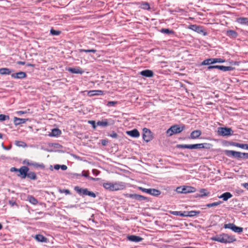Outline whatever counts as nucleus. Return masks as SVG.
<instances>
[{
  "label": "nucleus",
  "mask_w": 248,
  "mask_h": 248,
  "mask_svg": "<svg viewBox=\"0 0 248 248\" xmlns=\"http://www.w3.org/2000/svg\"><path fill=\"white\" fill-rule=\"evenodd\" d=\"M60 167H61V165H58V164L55 165H54V169H55V170H59V169H60Z\"/></svg>",
  "instance_id": "e2e57ef3"
},
{
  "label": "nucleus",
  "mask_w": 248,
  "mask_h": 248,
  "mask_svg": "<svg viewBox=\"0 0 248 248\" xmlns=\"http://www.w3.org/2000/svg\"><path fill=\"white\" fill-rule=\"evenodd\" d=\"M140 75L145 77L151 78L154 76V73L152 70L147 69L141 71Z\"/></svg>",
  "instance_id": "dca6fc26"
},
{
  "label": "nucleus",
  "mask_w": 248,
  "mask_h": 248,
  "mask_svg": "<svg viewBox=\"0 0 248 248\" xmlns=\"http://www.w3.org/2000/svg\"><path fill=\"white\" fill-rule=\"evenodd\" d=\"M178 147L181 148L190 149V144H180L178 145Z\"/></svg>",
  "instance_id": "37998d69"
},
{
  "label": "nucleus",
  "mask_w": 248,
  "mask_h": 248,
  "mask_svg": "<svg viewBox=\"0 0 248 248\" xmlns=\"http://www.w3.org/2000/svg\"><path fill=\"white\" fill-rule=\"evenodd\" d=\"M28 199L30 202L33 205H36L38 202L37 199L32 196H29Z\"/></svg>",
  "instance_id": "7c9ffc66"
},
{
  "label": "nucleus",
  "mask_w": 248,
  "mask_h": 248,
  "mask_svg": "<svg viewBox=\"0 0 248 248\" xmlns=\"http://www.w3.org/2000/svg\"><path fill=\"white\" fill-rule=\"evenodd\" d=\"M210 64H211L210 58L204 60L201 63V65H208Z\"/></svg>",
  "instance_id": "4c0bfd02"
},
{
  "label": "nucleus",
  "mask_w": 248,
  "mask_h": 248,
  "mask_svg": "<svg viewBox=\"0 0 248 248\" xmlns=\"http://www.w3.org/2000/svg\"><path fill=\"white\" fill-rule=\"evenodd\" d=\"M10 171L11 172H17V171H18V169L15 167H12L10 169Z\"/></svg>",
  "instance_id": "bf43d9fd"
},
{
  "label": "nucleus",
  "mask_w": 248,
  "mask_h": 248,
  "mask_svg": "<svg viewBox=\"0 0 248 248\" xmlns=\"http://www.w3.org/2000/svg\"><path fill=\"white\" fill-rule=\"evenodd\" d=\"M210 148V144L207 143L190 144V149H208Z\"/></svg>",
  "instance_id": "9b49d317"
},
{
  "label": "nucleus",
  "mask_w": 248,
  "mask_h": 248,
  "mask_svg": "<svg viewBox=\"0 0 248 248\" xmlns=\"http://www.w3.org/2000/svg\"><path fill=\"white\" fill-rule=\"evenodd\" d=\"M104 187L110 191H117L123 190L125 188L124 183L118 182L115 183H105L103 184Z\"/></svg>",
  "instance_id": "f257e3e1"
},
{
  "label": "nucleus",
  "mask_w": 248,
  "mask_h": 248,
  "mask_svg": "<svg viewBox=\"0 0 248 248\" xmlns=\"http://www.w3.org/2000/svg\"><path fill=\"white\" fill-rule=\"evenodd\" d=\"M88 94L90 96L100 95L103 94V91L101 90H93L88 92Z\"/></svg>",
  "instance_id": "393cba45"
},
{
  "label": "nucleus",
  "mask_w": 248,
  "mask_h": 248,
  "mask_svg": "<svg viewBox=\"0 0 248 248\" xmlns=\"http://www.w3.org/2000/svg\"><path fill=\"white\" fill-rule=\"evenodd\" d=\"M172 215L174 216H180L183 217H193L200 214V211H170Z\"/></svg>",
  "instance_id": "20e7f679"
},
{
  "label": "nucleus",
  "mask_w": 248,
  "mask_h": 248,
  "mask_svg": "<svg viewBox=\"0 0 248 248\" xmlns=\"http://www.w3.org/2000/svg\"><path fill=\"white\" fill-rule=\"evenodd\" d=\"M232 195L229 192H226L223 193L220 196L218 197L219 198L222 199L223 201H226L229 199L232 198Z\"/></svg>",
  "instance_id": "5701e85b"
},
{
  "label": "nucleus",
  "mask_w": 248,
  "mask_h": 248,
  "mask_svg": "<svg viewBox=\"0 0 248 248\" xmlns=\"http://www.w3.org/2000/svg\"><path fill=\"white\" fill-rule=\"evenodd\" d=\"M26 177L30 178L31 180H36L37 179V176L36 173L34 172L30 171L27 173Z\"/></svg>",
  "instance_id": "c85d7f7f"
},
{
  "label": "nucleus",
  "mask_w": 248,
  "mask_h": 248,
  "mask_svg": "<svg viewBox=\"0 0 248 248\" xmlns=\"http://www.w3.org/2000/svg\"><path fill=\"white\" fill-rule=\"evenodd\" d=\"M32 161H30L29 159H25L23 161L24 164H26L28 166H31Z\"/></svg>",
  "instance_id": "8fccbe9b"
},
{
  "label": "nucleus",
  "mask_w": 248,
  "mask_h": 248,
  "mask_svg": "<svg viewBox=\"0 0 248 248\" xmlns=\"http://www.w3.org/2000/svg\"><path fill=\"white\" fill-rule=\"evenodd\" d=\"M13 70L8 68H0V74L1 75H10Z\"/></svg>",
  "instance_id": "cd10ccee"
},
{
  "label": "nucleus",
  "mask_w": 248,
  "mask_h": 248,
  "mask_svg": "<svg viewBox=\"0 0 248 248\" xmlns=\"http://www.w3.org/2000/svg\"><path fill=\"white\" fill-rule=\"evenodd\" d=\"M18 115H22L27 113V111H18L16 112Z\"/></svg>",
  "instance_id": "13d9d810"
},
{
  "label": "nucleus",
  "mask_w": 248,
  "mask_h": 248,
  "mask_svg": "<svg viewBox=\"0 0 248 248\" xmlns=\"http://www.w3.org/2000/svg\"><path fill=\"white\" fill-rule=\"evenodd\" d=\"M230 145L242 149L248 150V144H241L237 142H232L230 144Z\"/></svg>",
  "instance_id": "4be33fe9"
},
{
  "label": "nucleus",
  "mask_w": 248,
  "mask_h": 248,
  "mask_svg": "<svg viewBox=\"0 0 248 248\" xmlns=\"http://www.w3.org/2000/svg\"><path fill=\"white\" fill-rule=\"evenodd\" d=\"M135 194H127L126 195V196L128 198H131L133 199H134L135 198Z\"/></svg>",
  "instance_id": "864d4df0"
},
{
  "label": "nucleus",
  "mask_w": 248,
  "mask_h": 248,
  "mask_svg": "<svg viewBox=\"0 0 248 248\" xmlns=\"http://www.w3.org/2000/svg\"><path fill=\"white\" fill-rule=\"evenodd\" d=\"M142 6H143V8L144 9L148 10L150 8V5H149V3L147 2H144L142 4Z\"/></svg>",
  "instance_id": "09e8293b"
},
{
  "label": "nucleus",
  "mask_w": 248,
  "mask_h": 248,
  "mask_svg": "<svg viewBox=\"0 0 248 248\" xmlns=\"http://www.w3.org/2000/svg\"><path fill=\"white\" fill-rule=\"evenodd\" d=\"M93 173L95 175H97L99 173V171L97 170L93 169Z\"/></svg>",
  "instance_id": "680f3d73"
},
{
  "label": "nucleus",
  "mask_w": 248,
  "mask_h": 248,
  "mask_svg": "<svg viewBox=\"0 0 248 248\" xmlns=\"http://www.w3.org/2000/svg\"><path fill=\"white\" fill-rule=\"evenodd\" d=\"M60 168L63 170H67V167L65 165H61Z\"/></svg>",
  "instance_id": "052dcab7"
},
{
  "label": "nucleus",
  "mask_w": 248,
  "mask_h": 248,
  "mask_svg": "<svg viewBox=\"0 0 248 248\" xmlns=\"http://www.w3.org/2000/svg\"><path fill=\"white\" fill-rule=\"evenodd\" d=\"M211 64L217 63V58H210Z\"/></svg>",
  "instance_id": "4d7b16f0"
},
{
  "label": "nucleus",
  "mask_w": 248,
  "mask_h": 248,
  "mask_svg": "<svg viewBox=\"0 0 248 248\" xmlns=\"http://www.w3.org/2000/svg\"><path fill=\"white\" fill-rule=\"evenodd\" d=\"M59 191H60V192L61 193H65L66 195H67V194H70V190H68V189H62V190L60 189Z\"/></svg>",
  "instance_id": "3c124183"
},
{
  "label": "nucleus",
  "mask_w": 248,
  "mask_h": 248,
  "mask_svg": "<svg viewBox=\"0 0 248 248\" xmlns=\"http://www.w3.org/2000/svg\"><path fill=\"white\" fill-rule=\"evenodd\" d=\"M138 188L142 192H146L148 194H149L151 195L155 196H157L161 194L160 191L154 188L146 189L140 186Z\"/></svg>",
  "instance_id": "6e6552de"
},
{
  "label": "nucleus",
  "mask_w": 248,
  "mask_h": 248,
  "mask_svg": "<svg viewBox=\"0 0 248 248\" xmlns=\"http://www.w3.org/2000/svg\"><path fill=\"white\" fill-rule=\"evenodd\" d=\"M127 239L131 242H138L141 241L142 240V238L138 236L132 235H128L127 237Z\"/></svg>",
  "instance_id": "412c9836"
},
{
  "label": "nucleus",
  "mask_w": 248,
  "mask_h": 248,
  "mask_svg": "<svg viewBox=\"0 0 248 248\" xmlns=\"http://www.w3.org/2000/svg\"><path fill=\"white\" fill-rule=\"evenodd\" d=\"M208 194L209 193H206V190L205 189H201L200 190V193L196 195V197H203V196H207Z\"/></svg>",
  "instance_id": "473e14b6"
},
{
  "label": "nucleus",
  "mask_w": 248,
  "mask_h": 248,
  "mask_svg": "<svg viewBox=\"0 0 248 248\" xmlns=\"http://www.w3.org/2000/svg\"><path fill=\"white\" fill-rule=\"evenodd\" d=\"M15 144L17 146H19V147H24V146H26V144L24 142L22 141H18V140L15 141Z\"/></svg>",
  "instance_id": "58836bf2"
},
{
  "label": "nucleus",
  "mask_w": 248,
  "mask_h": 248,
  "mask_svg": "<svg viewBox=\"0 0 248 248\" xmlns=\"http://www.w3.org/2000/svg\"><path fill=\"white\" fill-rule=\"evenodd\" d=\"M61 131L58 128L53 129L51 132L49 134L50 137H56L61 134Z\"/></svg>",
  "instance_id": "bb28decb"
},
{
  "label": "nucleus",
  "mask_w": 248,
  "mask_h": 248,
  "mask_svg": "<svg viewBox=\"0 0 248 248\" xmlns=\"http://www.w3.org/2000/svg\"><path fill=\"white\" fill-rule=\"evenodd\" d=\"M185 128V126L182 125L180 126L175 124L171 126L169 129L167 130L166 133L169 136H171L173 134H176L181 133Z\"/></svg>",
  "instance_id": "39448f33"
},
{
  "label": "nucleus",
  "mask_w": 248,
  "mask_h": 248,
  "mask_svg": "<svg viewBox=\"0 0 248 248\" xmlns=\"http://www.w3.org/2000/svg\"><path fill=\"white\" fill-rule=\"evenodd\" d=\"M224 228L229 229L235 232L241 233L243 232V229L242 227H237L233 223L225 224L224 226Z\"/></svg>",
  "instance_id": "9d476101"
},
{
  "label": "nucleus",
  "mask_w": 248,
  "mask_h": 248,
  "mask_svg": "<svg viewBox=\"0 0 248 248\" xmlns=\"http://www.w3.org/2000/svg\"><path fill=\"white\" fill-rule=\"evenodd\" d=\"M160 32L168 34H173L174 33V32L173 31L170 30L169 29L165 28L161 29L160 30Z\"/></svg>",
  "instance_id": "72a5a7b5"
},
{
  "label": "nucleus",
  "mask_w": 248,
  "mask_h": 248,
  "mask_svg": "<svg viewBox=\"0 0 248 248\" xmlns=\"http://www.w3.org/2000/svg\"><path fill=\"white\" fill-rule=\"evenodd\" d=\"M126 134L133 138H138L140 136V132L137 129H134L131 131H126Z\"/></svg>",
  "instance_id": "f3484780"
},
{
  "label": "nucleus",
  "mask_w": 248,
  "mask_h": 248,
  "mask_svg": "<svg viewBox=\"0 0 248 248\" xmlns=\"http://www.w3.org/2000/svg\"><path fill=\"white\" fill-rule=\"evenodd\" d=\"M31 166H32L35 168H40L43 169H45V165L43 163L38 164V163H37L36 162H32Z\"/></svg>",
  "instance_id": "c9c22d12"
},
{
  "label": "nucleus",
  "mask_w": 248,
  "mask_h": 248,
  "mask_svg": "<svg viewBox=\"0 0 248 248\" xmlns=\"http://www.w3.org/2000/svg\"><path fill=\"white\" fill-rule=\"evenodd\" d=\"M86 195H88V196L93 197V198H95L96 196V194L94 192H93L92 191H89V190H88Z\"/></svg>",
  "instance_id": "49530a36"
},
{
  "label": "nucleus",
  "mask_w": 248,
  "mask_h": 248,
  "mask_svg": "<svg viewBox=\"0 0 248 248\" xmlns=\"http://www.w3.org/2000/svg\"><path fill=\"white\" fill-rule=\"evenodd\" d=\"M88 123L92 124L93 129L96 128L97 124L94 121H89Z\"/></svg>",
  "instance_id": "de8ad7c7"
},
{
  "label": "nucleus",
  "mask_w": 248,
  "mask_h": 248,
  "mask_svg": "<svg viewBox=\"0 0 248 248\" xmlns=\"http://www.w3.org/2000/svg\"><path fill=\"white\" fill-rule=\"evenodd\" d=\"M215 69H219L222 71L226 72L233 70L234 68L232 66H225L223 65H215Z\"/></svg>",
  "instance_id": "6ab92c4d"
},
{
  "label": "nucleus",
  "mask_w": 248,
  "mask_h": 248,
  "mask_svg": "<svg viewBox=\"0 0 248 248\" xmlns=\"http://www.w3.org/2000/svg\"><path fill=\"white\" fill-rule=\"evenodd\" d=\"M188 29L195 31L198 33L203 32L202 27L197 25H190L188 27Z\"/></svg>",
  "instance_id": "2eb2a0df"
},
{
  "label": "nucleus",
  "mask_w": 248,
  "mask_h": 248,
  "mask_svg": "<svg viewBox=\"0 0 248 248\" xmlns=\"http://www.w3.org/2000/svg\"><path fill=\"white\" fill-rule=\"evenodd\" d=\"M35 239L37 241L41 242H46V238L41 234L36 235L35 236Z\"/></svg>",
  "instance_id": "2f4dec72"
},
{
  "label": "nucleus",
  "mask_w": 248,
  "mask_h": 248,
  "mask_svg": "<svg viewBox=\"0 0 248 248\" xmlns=\"http://www.w3.org/2000/svg\"><path fill=\"white\" fill-rule=\"evenodd\" d=\"M12 78H15L22 79L27 77V74L24 72H19L11 75Z\"/></svg>",
  "instance_id": "ddd939ff"
},
{
  "label": "nucleus",
  "mask_w": 248,
  "mask_h": 248,
  "mask_svg": "<svg viewBox=\"0 0 248 248\" xmlns=\"http://www.w3.org/2000/svg\"><path fill=\"white\" fill-rule=\"evenodd\" d=\"M90 51V49H80L79 50V51L80 52H89Z\"/></svg>",
  "instance_id": "0e129e2a"
},
{
  "label": "nucleus",
  "mask_w": 248,
  "mask_h": 248,
  "mask_svg": "<svg viewBox=\"0 0 248 248\" xmlns=\"http://www.w3.org/2000/svg\"><path fill=\"white\" fill-rule=\"evenodd\" d=\"M29 169L26 166H22L18 169L19 174L17 175L18 177L22 179H25L27 176V173L29 171Z\"/></svg>",
  "instance_id": "f8f14e48"
},
{
  "label": "nucleus",
  "mask_w": 248,
  "mask_h": 248,
  "mask_svg": "<svg viewBox=\"0 0 248 248\" xmlns=\"http://www.w3.org/2000/svg\"><path fill=\"white\" fill-rule=\"evenodd\" d=\"M108 136L112 138H115V139H117L118 138V134L114 131H113L111 133L109 134L108 135Z\"/></svg>",
  "instance_id": "79ce46f5"
},
{
  "label": "nucleus",
  "mask_w": 248,
  "mask_h": 248,
  "mask_svg": "<svg viewBox=\"0 0 248 248\" xmlns=\"http://www.w3.org/2000/svg\"><path fill=\"white\" fill-rule=\"evenodd\" d=\"M225 62V59H222L221 58H217V63H223Z\"/></svg>",
  "instance_id": "5fc2aeb1"
},
{
  "label": "nucleus",
  "mask_w": 248,
  "mask_h": 248,
  "mask_svg": "<svg viewBox=\"0 0 248 248\" xmlns=\"http://www.w3.org/2000/svg\"><path fill=\"white\" fill-rule=\"evenodd\" d=\"M74 175H77V176H84V177H87L88 178L89 177V172L88 171H83V173L81 175L80 174H77V173H75L74 174Z\"/></svg>",
  "instance_id": "c03bdc74"
},
{
  "label": "nucleus",
  "mask_w": 248,
  "mask_h": 248,
  "mask_svg": "<svg viewBox=\"0 0 248 248\" xmlns=\"http://www.w3.org/2000/svg\"><path fill=\"white\" fill-rule=\"evenodd\" d=\"M134 199L139 201H141V195L135 194Z\"/></svg>",
  "instance_id": "603ef678"
},
{
  "label": "nucleus",
  "mask_w": 248,
  "mask_h": 248,
  "mask_svg": "<svg viewBox=\"0 0 248 248\" xmlns=\"http://www.w3.org/2000/svg\"><path fill=\"white\" fill-rule=\"evenodd\" d=\"M50 33L52 35H59L61 34V32L60 31H56L52 28L50 30Z\"/></svg>",
  "instance_id": "e433bc0d"
},
{
  "label": "nucleus",
  "mask_w": 248,
  "mask_h": 248,
  "mask_svg": "<svg viewBox=\"0 0 248 248\" xmlns=\"http://www.w3.org/2000/svg\"><path fill=\"white\" fill-rule=\"evenodd\" d=\"M202 134V132L200 130H196L192 131L190 134V139H196L198 138Z\"/></svg>",
  "instance_id": "aec40b11"
},
{
  "label": "nucleus",
  "mask_w": 248,
  "mask_h": 248,
  "mask_svg": "<svg viewBox=\"0 0 248 248\" xmlns=\"http://www.w3.org/2000/svg\"><path fill=\"white\" fill-rule=\"evenodd\" d=\"M225 154L228 156H232L238 159H248V153H242L232 150H225Z\"/></svg>",
  "instance_id": "7ed1b4c3"
},
{
  "label": "nucleus",
  "mask_w": 248,
  "mask_h": 248,
  "mask_svg": "<svg viewBox=\"0 0 248 248\" xmlns=\"http://www.w3.org/2000/svg\"><path fill=\"white\" fill-rule=\"evenodd\" d=\"M212 239L222 243H231L236 241V238L234 236L229 235L226 233L214 237Z\"/></svg>",
  "instance_id": "f03ea898"
},
{
  "label": "nucleus",
  "mask_w": 248,
  "mask_h": 248,
  "mask_svg": "<svg viewBox=\"0 0 248 248\" xmlns=\"http://www.w3.org/2000/svg\"><path fill=\"white\" fill-rule=\"evenodd\" d=\"M9 116L4 114H0V121H3L6 120H9Z\"/></svg>",
  "instance_id": "a19ab883"
},
{
  "label": "nucleus",
  "mask_w": 248,
  "mask_h": 248,
  "mask_svg": "<svg viewBox=\"0 0 248 248\" xmlns=\"http://www.w3.org/2000/svg\"><path fill=\"white\" fill-rule=\"evenodd\" d=\"M107 143H108V140H102L101 141L102 144L104 146H106L107 144Z\"/></svg>",
  "instance_id": "69168bd1"
},
{
  "label": "nucleus",
  "mask_w": 248,
  "mask_h": 248,
  "mask_svg": "<svg viewBox=\"0 0 248 248\" xmlns=\"http://www.w3.org/2000/svg\"><path fill=\"white\" fill-rule=\"evenodd\" d=\"M68 70V71L71 72L72 73H74V74H82L84 72L83 70H82V69L79 67L69 68Z\"/></svg>",
  "instance_id": "b1692460"
},
{
  "label": "nucleus",
  "mask_w": 248,
  "mask_h": 248,
  "mask_svg": "<svg viewBox=\"0 0 248 248\" xmlns=\"http://www.w3.org/2000/svg\"><path fill=\"white\" fill-rule=\"evenodd\" d=\"M233 131L231 128L229 127H218L217 133L218 135L225 137L229 136L233 134Z\"/></svg>",
  "instance_id": "423d86ee"
},
{
  "label": "nucleus",
  "mask_w": 248,
  "mask_h": 248,
  "mask_svg": "<svg viewBox=\"0 0 248 248\" xmlns=\"http://www.w3.org/2000/svg\"><path fill=\"white\" fill-rule=\"evenodd\" d=\"M243 186L247 189L248 190V183H244L243 184Z\"/></svg>",
  "instance_id": "774afa93"
},
{
  "label": "nucleus",
  "mask_w": 248,
  "mask_h": 248,
  "mask_svg": "<svg viewBox=\"0 0 248 248\" xmlns=\"http://www.w3.org/2000/svg\"><path fill=\"white\" fill-rule=\"evenodd\" d=\"M96 124L98 126H102V127H107V126L108 125V121L107 119H105L103 121H98L96 123Z\"/></svg>",
  "instance_id": "c756f323"
},
{
  "label": "nucleus",
  "mask_w": 248,
  "mask_h": 248,
  "mask_svg": "<svg viewBox=\"0 0 248 248\" xmlns=\"http://www.w3.org/2000/svg\"><path fill=\"white\" fill-rule=\"evenodd\" d=\"M142 131V138L143 140L147 142L150 141L153 138L151 131L146 128H144Z\"/></svg>",
  "instance_id": "1a4fd4ad"
},
{
  "label": "nucleus",
  "mask_w": 248,
  "mask_h": 248,
  "mask_svg": "<svg viewBox=\"0 0 248 248\" xmlns=\"http://www.w3.org/2000/svg\"><path fill=\"white\" fill-rule=\"evenodd\" d=\"M28 120V119L19 118L15 117L14 118V123L16 125H17L20 124H25Z\"/></svg>",
  "instance_id": "a211bd4d"
},
{
  "label": "nucleus",
  "mask_w": 248,
  "mask_h": 248,
  "mask_svg": "<svg viewBox=\"0 0 248 248\" xmlns=\"http://www.w3.org/2000/svg\"><path fill=\"white\" fill-rule=\"evenodd\" d=\"M211 64L217 63V58H210Z\"/></svg>",
  "instance_id": "6e6d98bb"
},
{
  "label": "nucleus",
  "mask_w": 248,
  "mask_h": 248,
  "mask_svg": "<svg viewBox=\"0 0 248 248\" xmlns=\"http://www.w3.org/2000/svg\"><path fill=\"white\" fill-rule=\"evenodd\" d=\"M222 203L221 202H215L212 203L207 204L206 205V206L208 207H211L213 206H217L218 205H220Z\"/></svg>",
  "instance_id": "ea45409f"
},
{
  "label": "nucleus",
  "mask_w": 248,
  "mask_h": 248,
  "mask_svg": "<svg viewBox=\"0 0 248 248\" xmlns=\"http://www.w3.org/2000/svg\"><path fill=\"white\" fill-rule=\"evenodd\" d=\"M238 21L239 23L242 24H245L248 26V18L245 17H241L238 18Z\"/></svg>",
  "instance_id": "f704fd0d"
},
{
  "label": "nucleus",
  "mask_w": 248,
  "mask_h": 248,
  "mask_svg": "<svg viewBox=\"0 0 248 248\" xmlns=\"http://www.w3.org/2000/svg\"><path fill=\"white\" fill-rule=\"evenodd\" d=\"M215 69V65H209L207 67V70H211V69Z\"/></svg>",
  "instance_id": "338daca9"
},
{
  "label": "nucleus",
  "mask_w": 248,
  "mask_h": 248,
  "mask_svg": "<svg viewBox=\"0 0 248 248\" xmlns=\"http://www.w3.org/2000/svg\"><path fill=\"white\" fill-rule=\"evenodd\" d=\"M74 190L80 195H86L88 190L87 188H82L78 186H75Z\"/></svg>",
  "instance_id": "4468645a"
},
{
  "label": "nucleus",
  "mask_w": 248,
  "mask_h": 248,
  "mask_svg": "<svg viewBox=\"0 0 248 248\" xmlns=\"http://www.w3.org/2000/svg\"><path fill=\"white\" fill-rule=\"evenodd\" d=\"M196 191V188L194 187L189 186H184L183 187H178L176 188V191L179 193H188L194 192Z\"/></svg>",
  "instance_id": "0eeeda50"
},
{
  "label": "nucleus",
  "mask_w": 248,
  "mask_h": 248,
  "mask_svg": "<svg viewBox=\"0 0 248 248\" xmlns=\"http://www.w3.org/2000/svg\"><path fill=\"white\" fill-rule=\"evenodd\" d=\"M226 35L230 38H235L238 36V33L234 31L229 30L226 32Z\"/></svg>",
  "instance_id": "a878e982"
},
{
  "label": "nucleus",
  "mask_w": 248,
  "mask_h": 248,
  "mask_svg": "<svg viewBox=\"0 0 248 248\" xmlns=\"http://www.w3.org/2000/svg\"><path fill=\"white\" fill-rule=\"evenodd\" d=\"M118 103L117 101H108L107 104L108 107L114 106Z\"/></svg>",
  "instance_id": "a18cd8bd"
}]
</instances>
